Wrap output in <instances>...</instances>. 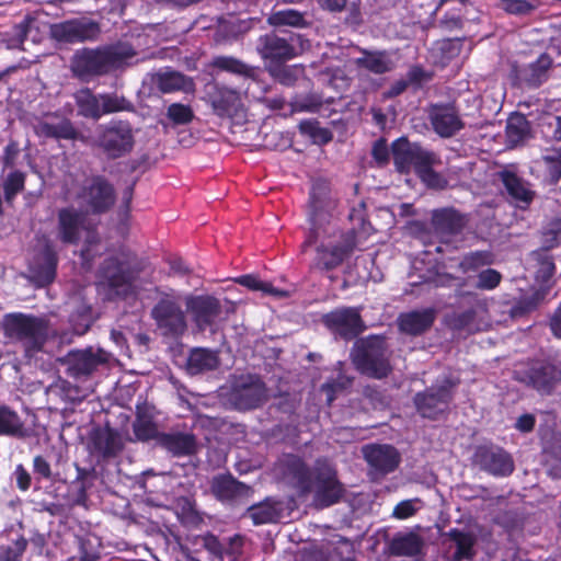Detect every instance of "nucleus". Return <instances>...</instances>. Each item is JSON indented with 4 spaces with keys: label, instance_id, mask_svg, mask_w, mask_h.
Masks as SVG:
<instances>
[{
    "label": "nucleus",
    "instance_id": "obj_13",
    "mask_svg": "<svg viewBox=\"0 0 561 561\" xmlns=\"http://www.w3.org/2000/svg\"><path fill=\"white\" fill-rule=\"evenodd\" d=\"M274 471L284 482L293 485L300 493L311 492L313 469L311 470L300 456L284 454L276 461Z\"/></svg>",
    "mask_w": 561,
    "mask_h": 561
},
{
    "label": "nucleus",
    "instance_id": "obj_40",
    "mask_svg": "<svg viewBox=\"0 0 561 561\" xmlns=\"http://www.w3.org/2000/svg\"><path fill=\"white\" fill-rule=\"evenodd\" d=\"M530 136V124L526 116L519 113L511 115L506 124L507 142L517 146Z\"/></svg>",
    "mask_w": 561,
    "mask_h": 561
},
{
    "label": "nucleus",
    "instance_id": "obj_26",
    "mask_svg": "<svg viewBox=\"0 0 561 561\" xmlns=\"http://www.w3.org/2000/svg\"><path fill=\"white\" fill-rule=\"evenodd\" d=\"M362 451L368 465L381 476L394 471L401 461L400 453L391 445H366Z\"/></svg>",
    "mask_w": 561,
    "mask_h": 561
},
{
    "label": "nucleus",
    "instance_id": "obj_64",
    "mask_svg": "<svg viewBox=\"0 0 561 561\" xmlns=\"http://www.w3.org/2000/svg\"><path fill=\"white\" fill-rule=\"evenodd\" d=\"M435 161V156L414 144L411 167H414L420 173L422 170L427 169Z\"/></svg>",
    "mask_w": 561,
    "mask_h": 561
},
{
    "label": "nucleus",
    "instance_id": "obj_61",
    "mask_svg": "<svg viewBox=\"0 0 561 561\" xmlns=\"http://www.w3.org/2000/svg\"><path fill=\"white\" fill-rule=\"evenodd\" d=\"M499 5L508 14L527 15L535 7L526 0H499Z\"/></svg>",
    "mask_w": 561,
    "mask_h": 561
},
{
    "label": "nucleus",
    "instance_id": "obj_51",
    "mask_svg": "<svg viewBox=\"0 0 561 561\" xmlns=\"http://www.w3.org/2000/svg\"><path fill=\"white\" fill-rule=\"evenodd\" d=\"M102 116L117 112H131L134 104L123 95L116 93L101 94Z\"/></svg>",
    "mask_w": 561,
    "mask_h": 561
},
{
    "label": "nucleus",
    "instance_id": "obj_47",
    "mask_svg": "<svg viewBox=\"0 0 561 561\" xmlns=\"http://www.w3.org/2000/svg\"><path fill=\"white\" fill-rule=\"evenodd\" d=\"M133 430L135 436L142 442L156 438L161 433L158 432L157 425L152 420V416L146 411L138 408L136 420L133 423Z\"/></svg>",
    "mask_w": 561,
    "mask_h": 561
},
{
    "label": "nucleus",
    "instance_id": "obj_54",
    "mask_svg": "<svg viewBox=\"0 0 561 561\" xmlns=\"http://www.w3.org/2000/svg\"><path fill=\"white\" fill-rule=\"evenodd\" d=\"M36 21V15L28 13L24 16L23 21L16 24L13 28V36L8 41L9 48H22V45Z\"/></svg>",
    "mask_w": 561,
    "mask_h": 561
},
{
    "label": "nucleus",
    "instance_id": "obj_52",
    "mask_svg": "<svg viewBox=\"0 0 561 561\" xmlns=\"http://www.w3.org/2000/svg\"><path fill=\"white\" fill-rule=\"evenodd\" d=\"M493 263V254L489 251H476L466 254L459 263L462 273L476 271Z\"/></svg>",
    "mask_w": 561,
    "mask_h": 561
},
{
    "label": "nucleus",
    "instance_id": "obj_25",
    "mask_svg": "<svg viewBox=\"0 0 561 561\" xmlns=\"http://www.w3.org/2000/svg\"><path fill=\"white\" fill-rule=\"evenodd\" d=\"M427 113L433 129L440 137L449 138L465 126L454 104H432Z\"/></svg>",
    "mask_w": 561,
    "mask_h": 561
},
{
    "label": "nucleus",
    "instance_id": "obj_38",
    "mask_svg": "<svg viewBox=\"0 0 561 561\" xmlns=\"http://www.w3.org/2000/svg\"><path fill=\"white\" fill-rule=\"evenodd\" d=\"M500 179L502 180L507 193L513 198L524 203H530L533 201L535 193L529 190L528 185L515 173L504 170L500 172Z\"/></svg>",
    "mask_w": 561,
    "mask_h": 561
},
{
    "label": "nucleus",
    "instance_id": "obj_36",
    "mask_svg": "<svg viewBox=\"0 0 561 561\" xmlns=\"http://www.w3.org/2000/svg\"><path fill=\"white\" fill-rule=\"evenodd\" d=\"M354 65L375 75H383L393 68V62L387 51L380 50H362V56L354 59Z\"/></svg>",
    "mask_w": 561,
    "mask_h": 561
},
{
    "label": "nucleus",
    "instance_id": "obj_34",
    "mask_svg": "<svg viewBox=\"0 0 561 561\" xmlns=\"http://www.w3.org/2000/svg\"><path fill=\"white\" fill-rule=\"evenodd\" d=\"M211 106L220 117H234L243 112L240 94L229 89H219L211 98Z\"/></svg>",
    "mask_w": 561,
    "mask_h": 561
},
{
    "label": "nucleus",
    "instance_id": "obj_41",
    "mask_svg": "<svg viewBox=\"0 0 561 561\" xmlns=\"http://www.w3.org/2000/svg\"><path fill=\"white\" fill-rule=\"evenodd\" d=\"M280 514L282 508L270 500L254 504L247 511V516L251 518L255 525L276 523L280 518Z\"/></svg>",
    "mask_w": 561,
    "mask_h": 561
},
{
    "label": "nucleus",
    "instance_id": "obj_42",
    "mask_svg": "<svg viewBox=\"0 0 561 561\" xmlns=\"http://www.w3.org/2000/svg\"><path fill=\"white\" fill-rule=\"evenodd\" d=\"M0 435L23 438L26 430L16 412L5 405H0Z\"/></svg>",
    "mask_w": 561,
    "mask_h": 561
},
{
    "label": "nucleus",
    "instance_id": "obj_27",
    "mask_svg": "<svg viewBox=\"0 0 561 561\" xmlns=\"http://www.w3.org/2000/svg\"><path fill=\"white\" fill-rule=\"evenodd\" d=\"M256 50L263 59L276 62L289 60L297 55L291 42L275 32L261 35L256 43Z\"/></svg>",
    "mask_w": 561,
    "mask_h": 561
},
{
    "label": "nucleus",
    "instance_id": "obj_33",
    "mask_svg": "<svg viewBox=\"0 0 561 561\" xmlns=\"http://www.w3.org/2000/svg\"><path fill=\"white\" fill-rule=\"evenodd\" d=\"M151 81L161 93L188 92L194 88V82L191 78L174 70L157 72L152 75Z\"/></svg>",
    "mask_w": 561,
    "mask_h": 561
},
{
    "label": "nucleus",
    "instance_id": "obj_56",
    "mask_svg": "<svg viewBox=\"0 0 561 561\" xmlns=\"http://www.w3.org/2000/svg\"><path fill=\"white\" fill-rule=\"evenodd\" d=\"M25 174L20 171L10 172L3 181L4 198L11 203L15 195L24 188Z\"/></svg>",
    "mask_w": 561,
    "mask_h": 561
},
{
    "label": "nucleus",
    "instance_id": "obj_29",
    "mask_svg": "<svg viewBox=\"0 0 561 561\" xmlns=\"http://www.w3.org/2000/svg\"><path fill=\"white\" fill-rule=\"evenodd\" d=\"M158 444L173 456H191L197 451V440L194 434L186 432L161 433L157 436Z\"/></svg>",
    "mask_w": 561,
    "mask_h": 561
},
{
    "label": "nucleus",
    "instance_id": "obj_62",
    "mask_svg": "<svg viewBox=\"0 0 561 561\" xmlns=\"http://www.w3.org/2000/svg\"><path fill=\"white\" fill-rule=\"evenodd\" d=\"M299 129L301 133L323 142H328L332 138L331 133L328 129L320 127L317 121H302L299 124Z\"/></svg>",
    "mask_w": 561,
    "mask_h": 561
},
{
    "label": "nucleus",
    "instance_id": "obj_59",
    "mask_svg": "<svg viewBox=\"0 0 561 561\" xmlns=\"http://www.w3.org/2000/svg\"><path fill=\"white\" fill-rule=\"evenodd\" d=\"M502 280V275L499 271L486 268L478 274L476 287L481 290H492L496 288Z\"/></svg>",
    "mask_w": 561,
    "mask_h": 561
},
{
    "label": "nucleus",
    "instance_id": "obj_15",
    "mask_svg": "<svg viewBox=\"0 0 561 561\" xmlns=\"http://www.w3.org/2000/svg\"><path fill=\"white\" fill-rule=\"evenodd\" d=\"M58 256L50 239L46 236L37 238L34 257L30 264L31 278L38 286L50 284L56 276Z\"/></svg>",
    "mask_w": 561,
    "mask_h": 561
},
{
    "label": "nucleus",
    "instance_id": "obj_17",
    "mask_svg": "<svg viewBox=\"0 0 561 561\" xmlns=\"http://www.w3.org/2000/svg\"><path fill=\"white\" fill-rule=\"evenodd\" d=\"M515 379L540 394L550 396L561 383V362L534 365L527 371L516 373Z\"/></svg>",
    "mask_w": 561,
    "mask_h": 561
},
{
    "label": "nucleus",
    "instance_id": "obj_3",
    "mask_svg": "<svg viewBox=\"0 0 561 561\" xmlns=\"http://www.w3.org/2000/svg\"><path fill=\"white\" fill-rule=\"evenodd\" d=\"M365 204L360 203L354 208L348 218L354 222L352 229L341 236V240L333 245H320L317 248L316 267L321 271H332L340 266L353 251L360 244V240L374 230L365 219Z\"/></svg>",
    "mask_w": 561,
    "mask_h": 561
},
{
    "label": "nucleus",
    "instance_id": "obj_35",
    "mask_svg": "<svg viewBox=\"0 0 561 561\" xmlns=\"http://www.w3.org/2000/svg\"><path fill=\"white\" fill-rule=\"evenodd\" d=\"M219 365L220 358L218 352L204 347L191 350L186 360V369L191 375L215 370Z\"/></svg>",
    "mask_w": 561,
    "mask_h": 561
},
{
    "label": "nucleus",
    "instance_id": "obj_6",
    "mask_svg": "<svg viewBox=\"0 0 561 561\" xmlns=\"http://www.w3.org/2000/svg\"><path fill=\"white\" fill-rule=\"evenodd\" d=\"M108 160H117L129 156L136 146V129L126 119H114L98 127L95 138L90 142Z\"/></svg>",
    "mask_w": 561,
    "mask_h": 561
},
{
    "label": "nucleus",
    "instance_id": "obj_39",
    "mask_svg": "<svg viewBox=\"0 0 561 561\" xmlns=\"http://www.w3.org/2000/svg\"><path fill=\"white\" fill-rule=\"evenodd\" d=\"M551 65V58L542 54L535 62L520 71V77L528 85L538 87L548 78V70Z\"/></svg>",
    "mask_w": 561,
    "mask_h": 561
},
{
    "label": "nucleus",
    "instance_id": "obj_7",
    "mask_svg": "<svg viewBox=\"0 0 561 561\" xmlns=\"http://www.w3.org/2000/svg\"><path fill=\"white\" fill-rule=\"evenodd\" d=\"M221 394L229 405L239 411L257 409L270 398L262 377L251 373L230 376Z\"/></svg>",
    "mask_w": 561,
    "mask_h": 561
},
{
    "label": "nucleus",
    "instance_id": "obj_46",
    "mask_svg": "<svg viewBox=\"0 0 561 561\" xmlns=\"http://www.w3.org/2000/svg\"><path fill=\"white\" fill-rule=\"evenodd\" d=\"M49 390L55 392L57 396L62 398L65 401L71 403H80L82 402L89 394L87 388H82L78 385H73L67 379L59 378L56 382H54Z\"/></svg>",
    "mask_w": 561,
    "mask_h": 561
},
{
    "label": "nucleus",
    "instance_id": "obj_31",
    "mask_svg": "<svg viewBox=\"0 0 561 561\" xmlns=\"http://www.w3.org/2000/svg\"><path fill=\"white\" fill-rule=\"evenodd\" d=\"M424 545L423 537L416 531H400L389 540L388 550L396 557H415L422 552Z\"/></svg>",
    "mask_w": 561,
    "mask_h": 561
},
{
    "label": "nucleus",
    "instance_id": "obj_9",
    "mask_svg": "<svg viewBox=\"0 0 561 561\" xmlns=\"http://www.w3.org/2000/svg\"><path fill=\"white\" fill-rule=\"evenodd\" d=\"M75 198L87 215H102L114 206L116 194L113 185L105 178L98 175L87 179Z\"/></svg>",
    "mask_w": 561,
    "mask_h": 561
},
{
    "label": "nucleus",
    "instance_id": "obj_48",
    "mask_svg": "<svg viewBox=\"0 0 561 561\" xmlns=\"http://www.w3.org/2000/svg\"><path fill=\"white\" fill-rule=\"evenodd\" d=\"M413 146L405 138H400L392 144L393 162L398 171L407 172L411 168Z\"/></svg>",
    "mask_w": 561,
    "mask_h": 561
},
{
    "label": "nucleus",
    "instance_id": "obj_28",
    "mask_svg": "<svg viewBox=\"0 0 561 561\" xmlns=\"http://www.w3.org/2000/svg\"><path fill=\"white\" fill-rule=\"evenodd\" d=\"M211 493L221 502H237L248 499L252 494V488L236 480L231 474H218L213 478Z\"/></svg>",
    "mask_w": 561,
    "mask_h": 561
},
{
    "label": "nucleus",
    "instance_id": "obj_63",
    "mask_svg": "<svg viewBox=\"0 0 561 561\" xmlns=\"http://www.w3.org/2000/svg\"><path fill=\"white\" fill-rule=\"evenodd\" d=\"M476 319V311L468 309L461 312H455L449 318V325L454 330H470Z\"/></svg>",
    "mask_w": 561,
    "mask_h": 561
},
{
    "label": "nucleus",
    "instance_id": "obj_44",
    "mask_svg": "<svg viewBox=\"0 0 561 561\" xmlns=\"http://www.w3.org/2000/svg\"><path fill=\"white\" fill-rule=\"evenodd\" d=\"M211 66L222 71H228L234 75L252 79L255 78L257 72V69L255 67L249 66L243 61L230 56L215 57L211 60Z\"/></svg>",
    "mask_w": 561,
    "mask_h": 561
},
{
    "label": "nucleus",
    "instance_id": "obj_10",
    "mask_svg": "<svg viewBox=\"0 0 561 561\" xmlns=\"http://www.w3.org/2000/svg\"><path fill=\"white\" fill-rule=\"evenodd\" d=\"M160 334L171 340L182 337L187 331V318L179 300L163 294L150 312Z\"/></svg>",
    "mask_w": 561,
    "mask_h": 561
},
{
    "label": "nucleus",
    "instance_id": "obj_57",
    "mask_svg": "<svg viewBox=\"0 0 561 561\" xmlns=\"http://www.w3.org/2000/svg\"><path fill=\"white\" fill-rule=\"evenodd\" d=\"M542 161L552 182L561 179V148H551L542 156Z\"/></svg>",
    "mask_w": 561,
    "mask_h": 561
},
{
    "label": "nucleus",
    "instance_id": "obj_22",
    "mask_svg": "<svg viewBox=\"0 0 561 561\" xmlns=\"http://www.w3.org/2000/svg\"><path fill=\"white\" fill-rule=\"evenodd\" d=\"M87 214L80 208L68 206L57 213V238L65 244H78L81 230L87 228Z\"/></svg>",
    "mask_w": 561,
    "mask_h": 561
},
{
    "label": "nucleus",
    "instance_id": "obj_12",
    "mask_svg": "<svg viewBox=\"0 0 561 561\" xmlns=\"http://www.w3.org/2000/svg\"><path fill=\"white\" fill-rule=\"evenodd\" d=\"M111 353L101 348L89 346L82 350H72L65 356L58 357L57 362L66 366V373L76 379H88L101 366H105L111 360Z\"/></svg>",
    "mask_w": 561,
    "mask_h": 561
},
{
    "label": "nucleus",
    "instance_id": "obj_19",
    "mask_svg": "<svg viewBox=\"0 0 561 561\" xmlns=\"http://www.w3.org/2000/svg\"><path fill=\"white\" fill-rule=\"evenodd\" d=\"M472 462L480 470L494 477H508L515 469L513 457L497 446H479L473 454Z\"/></svg>",
    "mask_w": 561,
    "mask_h": 561
},
{
    "label": "nucleus",
    "instance_id": "obj_4",
    "mask_svg": "<svg viewBox=\"0 0 561 561\" xmlns=\"http://www.w3.org/2000/svg\"><path fill=\"white\" fill-rule=\"evenodd\" d=\"M1 325L4 336L21 344L26 354L42 351L51 333L49 320L32 313H7Z\"/></svg>",
    "mask_w": 561,
    "mask_h": 561
},
{
    "label": "nucleus",
    "instance_id": "obj_14",
    "mask_svg": "<svg viewBox=\"0 0 561 561\" xmlns=\"http://www.w3.org/2000/svg\"><path fill=\"white\" fill-rule=\"evenodd\" d=\"M321 322L336 336L350 341L357 337L366 325L359 309L353 307H342L321 317Z\"/></svg>",
    "mask_w": 561,
    "mask_h": 561
},
{
    "label": "nucleus",
    "instance_id": "obj_55",
    "mask_svg": "<svg viewBox=\"0 0 561 561\" xmlns=\"http://www.w3.org/2000/svg\"><path fill=\"white\" fill-rule=\"evenodd\" d=\"M167 117L173 125H186L194 118V112L190 105L172 103L167 108Z\"/></svg>",
    "mask_w": 561,
    "mask_h": 561
},
{
    "label": "nucleus",
    "instance_id": "obj_8",
    "mask_svg": "<svg viewBox=\"0 0 561 561\" xmlns=\"http://www.w3.org/2000/svg\"><path fill=\"white\" fill-rule=\"evenodd\" d=\"M312 503L325 508L339 503L345 495V486L337 478L335 467L325 458H319L313 466Z\"/></svg>",
    "mask_w": 561,
    "mask_h": 561
},
{
    "label": "nucleus",
    "instance_id": "obj_32",
    "mask_svg": "<svg viewBox=\"0 0 561 561\" xmlns=\"http://www.w3.org/2000/svg\"><path fill=\"white\" fill-rule=\"evenodd\" d=\"M467 222V217L453 208L435 210L432 217L435 231L444 237L460 233Z\"/></svg>",
    "mask_w": 561,
    "mask_h": 561
},
{
    "label": "nucleus",
    "instance_id": "obj_16",
    "mask_svg": "<svg viewBox=\"0 0 561 561\" xmlns=\"http://www.w3.org/2000/svg\"><path fill=\"white\" fill-rule=\"evenodd\" d=\"M100 33L99 23L87 18L71 19L49 25L50 37L61 43L94 41Z\"/></svg>",
    "mask_w": 561,
    "mask_h": 561
},
{
    "label": "nucleus",
    "instance_id": "obj_60",
    "mask_svg": "<svg viewBox=\"0 0 561 561\" xmlns=\"http://www.w3.org/2000/svg\"><path fill=\"white\" fill-rule=\"evenodd\" d=\"M421 504L422 502L420 499L404 500L394 506L392 517L397 519H407L412 517L421 508Z\"/></svg>",
    "mask_w": 561,
    "mask_h": 561
},
{
    "label": "nucleus",
    "instance_id": "obj_20",
    "mask_svg": "<svg viewBox=\"0 0 561 561\" xmlns=\"http://www.w3.org/2000/svg\"><path fill=\"white\" fill-rule=\"evenodd\" d=\"M185 306L199 332L211 327L222 311L219 299L211 295H188Z\"/></svg>",
    "mask_w": 561,
    "mask_h": 561
},
{
    "label": "nucleus",
    "instance_id": "obj_43",
    "mask_svg": "<svg viewBox=\"0 0 561 561\" xmlns=\"http://www.w3.org/2000/svg\"><path fill=\"white\" fill-rule=\"evenodd\" d=\"M234 282L250 290L261 291L264 295H270L278 299L288 298L290 295L288 290L275 288L270 282H264L253 274L242 275L236 278Z\"/></svg>",
    "mask_w": 561,
    "mask_h": 561
},
{
    "label": "nucleus",
    "instance_id": "obj_45",
    "mask_svg": "<svg viewBox=\"0 0 561 561\" xmlns=\"http://www.w3.org/2000/svg\"><path fill=\"white\" fill-rule=\"evenodd\" d=\"M267 23L275 27L291 26L301 28L309 25L305 18V13L293 9L278 10L273 12L267 18Z\"/></svg>",
    "mask_w": 561,
    "mask_h": 561
},
{
    "label": "nucleus",
    "instance_id": "obj_1",
    "mask_svg": "<svg viewBox=\"0 0 561 561\" xmlns=\"http://www.w3.org/2000/svg\"><path fill=\"white\" fill-rule=\"evenodd\" d=\"M151 270L150 263L129 249L110 253L96 271V288L106 300L126 298L135 293L140 275Z\"/></svg>",
    "mask_w": 561,
    "mask_h": 561
},
{
    "label": "nucleus",
    "instance_id": "obj_37",
    "mask_svg": "<svg viewBox=\"0 0 561 561\" xmlns=\"http://www.w3.org/2000/svg\"><path fill=\"white\" fill-rule=\"evenodd\" d=\"M75 101L79 116L93 121L102 117L101 94L95 95L90 89L84 88L76 92Z\"/></svg>",
    "mask_w": 561,
    "mask_h": 561
},
{
    "label": "nucleus",
    "instance_id": "obj_50",
    "mask_svg": "<svg viewBox=\"0 0 561 561\" xmlns=\"http://www.w3.org/2000/svg\"><path fill=\"white\" fill-rule=\"evenodd\" d=\"M449 0H440L439 5L448 2ZM461 8L446 12L438 21V27L445 32L460 31L463 27L465 16L463 10L467 8V0H459Z\"/></svg>",
    "mask_w": 561,
    "mask_h": 561
},
{
    "label": "nucleus",
    "instance_id": "obj_49",
    "mask_svg": "<svg viewBox=\"0 0 561 561\" xmlns=\"http://www.w3.org/2000/svg\"><path fill=\"white\" fill-rule=\"evenodd\" d=\"M561 238V217L550 218L540 230V244L542 250H551L557 247Z\"/></svg>",
    "mask_w": 561,
    "mask_h": 561
},
{
    "label": "nucleus",
    "instance_id": "obj_11",
    "mask_svg": "<svg viewBox=\"0 0 561 561\" xmlns=\"http://www.w3.org/2000/svg\"><path fill=\"white\" fill-rule=\"evenodd\" d=\"M335 208V201L331 196L329 183L324 180L316 181L310 195V220L312 229L309 238L304 243V249L311 245L321 234H330L324 224L330 222L331 213Z\"/></svg>",
    "mask_w": 561,
    "mask_h": 561
},
{
    "label": "nucleus",
    "instance_id": "obj_58",
    "mask_svg": "<svg viewBox=\"0 0 561 561\" xmlns=\"http://www.w3.org/2000/svg\"><path fill=\"white\" fill-rule=\"evenodd\" d=\"M270 75L279 83L284 85H293L299 76L297 67L276 65L268 68Z\"/></svg>",
    "mask_w": 561,
    "mask_h": 561
},
{
    "label": "nucleus",
    "instance_id": "obj_18",
    "mask_svg": "<svg viewBox=\"0 0 561 561\" xmlns=\"http://www.w3.org/2000/svg\"><path fill=\"white\" fill-rule=\"evenodd\" d=\"M454 385L446 380L443 385L427 388L414 397V404L423 417L437 419L448 410L453 400Z\"/></svg>",
    "mask_w": 561,
    "mask_h": 561
},
{
    "label": "nucleus",
    "instance_id": "obj_24",
    "mask_svg": "<svg viewBox=\"0 0 561 561\" xmlns=\"http://www.w3.org/2000/svg\"><path fill=\"white\" fill-rule=\"evenodd\" d=\"M443 538L450 561L472 560L474 558L478 537L473 531L453 528L445 533Z\"/></svg>",
    "mask_w": 561,
    "mask_h": 561
},
{
    "label": "nucleus",
    "instance_id": "obj_23",
    "mask_svg": "<svg viewBox=\"0 0 561 561\" xmlns=\"http://www.w3.org/2000/svg\"><path fill=\"white\" fill-rule=\"evenodd\" d=\"M124 447L121 434L110 427H96L89 434L88 450L90 455L102 459L116 457Z\"/></svg>",
    "mask_w": 561,
    "mask_h": 561
},
{
    "label": "nucleus",
    "instance_id": "obj_5",
    "mask_svg": "<svg viewBox=\"0 0 561 561\" xmlns=\"http://www.w3.org/2000/svg\"><path fill=\"white\" fill-rule=\"evenodd\" d=\"M390 357L391 351L386 339L378 335L358 340L351 351V359L355 368L375 379L387 378L392 373Z\"/></svg>",
    "mask_w": 561,
    "mask_h": 561
},
{
    "label": "nucleus",
    "instance_id": "obj_2",
    "mask_svg": "<svg viewBox=\"0 0 561 561\" xmlns=\"http://www.w3.org/2000/svg\"><path fill=\"white\" fill-rule=\"evenodd\" d=\"M135 56V49L127 43L82 48L77 50L71 58L70 68L75 77L88 80L124 68Z\"/></svg>",
    "mask_w": 561,
    "mask_h": 561
},
{
    "label": "nucleus",
    "instance_id": "obj_30",
    "mask_svg": "<svg viewBox=\"0 0 561 561\" xmlns=\"http://www.w3.org/2000/svg\"><path fill=\"white\" fill-rule=\"evenodd\" d=\"M435 318L436 311L433 308L414 310L401 313L398 317V325L401 332L409 335H420L433 325Z\"/></svg>",
    "mask_w": 561,
    "mask_h": 561
},
{
    "label": "nucleus",
    "instance_id": "obj_53",
    "mask_svg": "<svg viewBox=\"0 0 561 561\" xmlns=\"http://www.w3.org/2000/svg\"><path fill=\"white\" fill-rule=\"evenodd\" d=\"M94 321L92 308L85 305H81L71 314L70 322L73 331L78 335L84 334Z\"/></svg>",
    "mask_w": 561,
    "mask_h": 561
},
{
    "label": "nucleus",
    "instance_id": "obj_21",
    "mask_svg": "<svg viewBox=\"0 0 561 561\" xmlns=\"http://www.w3.org/2000/svg\"><path fill=\"white\" fill-rule=\"evenodd\" d=\"M34 131L39 137L90 142V137L80 133L70 119L58 114H47L44 119L37 121Z\"/></svg>",
    "mask_w": 561,
    "mask_h": 561
}]
</instances>
